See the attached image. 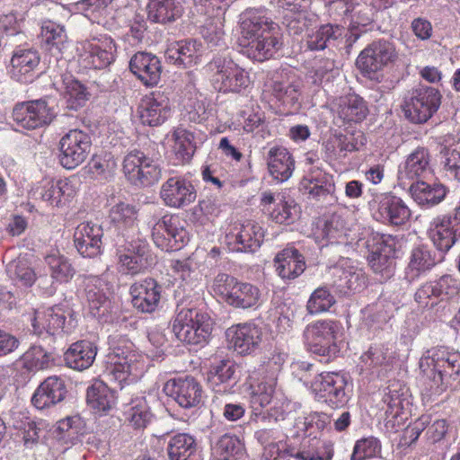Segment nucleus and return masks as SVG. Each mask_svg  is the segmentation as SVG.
I'll return each mask as SVG.
<instances>
[{
	"label": "nucleus",
	"instance_id": "nucleus-46",
	"mask_svg": "<svg viewBox=\"0 0 460 460\" xmlns=\"http://www.w3.org/2000/svg\"><path fill=\"white\" fill-rule=\"evenodd\" d=\"M260 296L261 293L257 287L250 283L238 282L227 304L234 307L250 308L258 304Z\"/></svg>",
	"mask_w": 460,
	"mask_h": 460
},
{
	"label": "nucleus",
	"instance_id": "nucleus-60",
	"mask_svg": "<svg viewBox=\"0 0 460 460\" xmlns=\"http://www.w3.org/2000/svg\"><path fill=\"white\" fill-rule=\"evenodd\" d=\"M238 282L235 278L228 274L219 273L214 279L213 290L228 303V298H231L232 292L235 289Z\"/></svg>",
	"mask_w": 460,
	"mask_h": 460
},
{
	"label": "nucleus",
	"instance_id": "nucleus-57",
	"mask_svg": "<svg viewBox=\"0 0 460 460\" xmlns=\"http://www.w3.org/2000/svg\"><path fill=\"white\" fill-rule=\"evenodd\" d=\"M197 7L208 16L215 17L222 24L226 11L229 8L230 0H194Z\"/></svg>",
	"mask_w": 460,
	"mask_h": 460
},
{
	"label": "nucleus",
	"instance_id": "nucleus-64",
	"mask_svg": "<svg viewBox=\"0 0 460 460\" xmlns=\"http://www.w3.org/2000/svg\"><path fill=\"white\" fill-rule=\"evenodd\" d=\"M280 455L281 457H291L294 460H331L332 454L328 452L325 456H321L318 454H314L305 450H296L292 447H286L280 444Z\"/></svg>",
	"mask_w": 460,
	"mask_h": 460
},
{
	"label": "nucleus",
	"instance_id": "nucleus-27",
	"mask_svg": "<svg viewBox=\"0 0 460 460\" xmlns=\"http://www.w3.org/2000/svg\"><path fill=\"white\" fill-rule=\"evenodd\" d=\"M129 68L147 86L156 85L160 80L162 66L158 58L151 53H136L130 59Z\"/></svg>",
	"mask_w": 460,
	"mask_h": 460
},
{
	"label": "nucleus",
	"instance_id": "nucleus-29",
	"mask_svg": "<svg viewBox=\"0 0 460 460\" xmlns=\"http://www.w3.org/2000/svg\"><path fill=\"white\" fill-rule=\"evenodd\" d=\"M38 51L27 49L16 50L11 59V75L20 83H30L35 78V70L40 65Z\"/></svg>",
	"mask_w": 460,
	"mask_h": 460
},
{
	"label": "nucleus",
	"instance_id": "nucleus-19",
	"mask_svg": "<svg viewBox=\"0 0 460 460\" xmlns=\"http://www.w3.org/2000/svg\"><path fill=\"white\" fill-rule=\"evenodd\" d=\"M170 101L163 93L146 95L138 105V114L143 124L155 127L164 123L170 115Z\"/></svg>",
	"mask_w": 460,
	"mask_h": 460
},
{
	"label": "nucleus",
	"instance_id": "nucleus-49",
	"mask_svg": "<svg viewBox=\"0 0 460 460\" xmlns=\"http://www.w3.org/2000/svg\"><path fill=\"white\" fill-rule=\"evenodd\" d=\"M50 270L51 277L58 282H68L75 274L69 261L59 253H52L45 258Z\"/></svg>",
	"mask_w": 460,
	"mask_h": 460
},
{
	"label": "nucleus",
	"instance_id": "nucleus-42",
	"mask_svg": "<svg viewBox=\"0 0 460 460\" xmlns=\"http://www.w3.org/2000/svg\"><path fill=\"white\" fill-rule=\"evenodd\" d=\"M197 450L195 438L187 433L172 437L167 445L169 460H188Z\"/></svg>",
	"mask_w": 460,
	"mask_h": 460
},
{
	"label": "nucleus",
	"instance_id": "nucleus-17",
	"mask_svg": "<svg viewBox=\"0 0 460 460\" xmlns=\"http://www.w3.org/2000/svg\"><path fill=\"white\" fill-rule=\"evenodd\" d=\"M312 390L319 399L338 405L345 399V377L337 372L318 375L312 382Z\"/></svg>",
	"mask_w": 460,
	"mask_h": 460
},
{
	"label": "nucleus",
	"instance_id": "nucleus-40",
	"mask_svg": "<svg viewBox=\"0 0 460 460\" xmlns=\"http://www.w3.org/2000/svg\"><path fill=\"white\" fill-rule=\"evenodd\" d=\"M181 14V5L177 0H150L148 17L155 22L166 23Z\"/></svg>",
	"mask_w": 460,
	"mask_h": 460
},
{
	"label": "nucleus",
	"instance_id": "nucleus-52",
	"mask_svg": "<svg viewBox=\"0 0 460 460\" xmlns=\"http://www.w3.org/2000/svg\"><path fill=\"white\" fill-rule=\"evenodd\" d=\"M335 303V297L331 291L326 287H320L311 294L306 310L310 314H317L329 311Z\"/></svg>",
	"mask_w": 460,
	"mask_h": 460
},
{
	"label": "nucleus",
	"instance_id": "nucleus-56",
	"mask_svg": "<svg viewBox=\"0 0 460 460\" xmlns=\"http://www.w3.org/2000/svg\"><path fill=\"white\" fill-rule=\"evenodd\" d=\"M362 361L370 367L389 366L392 364L393 357L389 349L385 345L371 347L361 356Z\"/></svg>",
	"mask_w": 460,
	"mask_h": 460
},
{
	"label": "nucleus",
	"instance_id": "nucleus-21",
	"mask_svg": "<svg viewBox=\"0 0 460 460\" xmlns=\"http://www.w3.org/2000/svg\"><path fill=\"white\" fill-rule=\"evenodd\" d=\"M261 330L252 323L232 326L226 331L230 346L241 355L252 353L261 341Z\"/></svg>",
	"mask_w": 460,
	"mask_h": 460
},
{
	"label": "nucleus",
	"instance_id": "nucleus-25",
	"mask_svg": "<svg viewBox=\"0 0 460 460\" xmlns=\"http://www.w3.org/2000/svg\"><path fill=\"white\" fill-rule=\"evenodd\" d=\"M162 287L154 279L135 283L130 288L132 304L143 313L154 312L160 302Z\"/></svg>",
	"mask_w": 460,
	"mask_h": 460
},
{
	"label": "nucleus",
	"instance_id": "nucleus-15",
	"mask_svg": "<svg viewBox=\"0 0 460 460\" xmlns=\"http://www.w3.org/2000/svg\"><path fill=\"white\" fill-rule=\"evenodd\" d=\"M160 198L170 208H182L196 200L197 191L190 181L181 176H173L162 184Z\"/></svg>",
	"mask_w": 460,
	"mask_h": 460
},
{
	"label": "nucleus",
	"instance_id": "nucleus-48",
	"mask_svg": "<svg viewBox=\"0 0 460 460\" xmlns=\"http://www.w3.org/2000/svg\"><path fill=\"white\" fill-rule=\"evenodd\" d=\"M323 178V180H320L314 177L312 172L303 179L301 185L309 197L321 200L332 195L335 190L334 184L325 177Z\"/></svg>",
	"mask_w": 460,
	"mask_h": 460
},
{
	"label": "nucleus",
	"instance_id": "nucleus-7",
	"mask_svg": "<svg viewBox=\"0 0 460 460\" xmlns=\"http://www.w3.org/2000/svg\"><path fill=\"white\" fill-rule=\"evenodd\" d=\"M123 172L128 180L137 186H152L162 178L159 164L137 149L124 157Z\"/></svg>",
	"mask_w": 460,
	"mask_h": 460
},
{
	"label": "nucleus",
	"instance_id": "nucleus-4",
	"mask_svg": "<svg viewBox=\"0 0 460 460\" xmlns=\"http://www.w3.org/2000/svg\"><path fill=\"white\" fill-rule=\"evenodd\" d=\"M430 365L434 372L429 388H426L422 394L427 401L433 402L445 390L444 379L446 377L456 380L460 376V356L456 353H449L444 348L429 350Z\"/></svg>",
	"mask_w": 460,
	"mask_h": 460
},
{
	"label": "nucleus",
	"instance_id": "nucleus-35",
	"mask_svg": "<svg viewBox=\"0 0 460 460\" xmlns=\"http://www.w3.org/2000/svg\"><path fill=\"white\" fill-rule=\"evenodd\" d=\"M410 192L415 202L428 208L438 204L446 196V189L442 184H429L424 181L411 183Z\"/></svg>",
	"mask_w": 460,
	"mask_h": 460
},
{
	"label": "nucleus",
	"instance_id": "nucleus-63",
	"mask_svg": "<svg viewBox=\"0 0 460 460\" xmlns=\"http://www.w3.org/2000/svg\"><path fill=\"white\" fill-rule=\"evenodd\" d=\"M378 448V441L373 438L358 440L354 447L351 460H364L371 457Z\"/></svg>",
	"mask_w": 460,
	"mask_h": 460
},
{
	"label": "nucleus",
	"instance_id": "nucleus-37",
	"mask_svg": "<svg viewBox=\"0 0 460 460\" xmlns=\"http://www.w3.org/2000/svg\"><path fill=\"white\" fill-rule=\"evenodd\" d=\"M66 316L59 306L49 307L43 312L36 311L32 320L34 332L41 333L42 330L49 334H55L64 328Z\"/></svg>",
	"mask_w": 460,
	"mask_h": 460
},
{
	"label": "nucleus",
	"instance_id": "nucleus-38",
	"mask_svg": "<svg viewBox=\"0 0 460 460\" xmlns=\"http://www.w3.org/2000/svg\"><path fill=\"white\" fill-rule=\"evenodd\" d=\"M251 402L255 411L268 406L273 398L277 384V376L269 375L261 379L254 380L251 377Z\"/></svg>",
	"mask_w": 460,
	"mask_h": 460
},
{
	"label": "nucleus",
	"instance_id": "nucleus-32",
	"mask_svg": "<svg viewBox=\"0 0 460 460\" xmlns=\"http://www.w3.org/2000/svg\"><path fill=\"white\" fill-rule=\"evenodd\" d=\"M270 174L279 181L289 179L295 168L291 154L283 146H273L266 156Z\"/></svg>",
	"mask_w": 460,
	"mask_h": 460
},
{
	"label": "nucleus",
	"instance_id": "nucleus-3",
	"mask_svg": "<svg viewBox=\"0 0 460 460\" xmlns=\"http://www.w3.org/2000/svg\"><path fill=\"white\" fill-rule=\"evenodd\" d=\"M340 329V323L332 320H319L305 328L304 336L308 349L320 357L321 361L327 363L339 353L337 335Z\"/></svg>",
	"mask_w": 460,
	"mask_h": 460
},
{
	"label": "nucleus",
	"instance_id": "nucleus-26",
	"mask_svg": "<svg viewBox=\"0 0 460 460\" xmlns=\"http://www.w3.org/2000/svg\"><path fill=\"white\" fill-rule=\"evenodd\" d=\"M430 155L427 148L417 147L399 166L398 180L402 184L407 181H413L420 177H426L430 173Z\"/></svg>",
	"mask_w": 460,
	"mask_h": 460
},
{
	"label": "nucleus",
	"instance_id": "nucleus-41",
	"mask_svg": "<svg viewBox=\"0 0 460 460\" xmlns=\"http://www.w3.org/2000/svg\"><path fill=\"white\" fill-rule=\"evenodd\" d=\"M87 403L100 412L110 411L115 404V395L102 382H95L87 389Z\"/></svg>",
	"mask_w": 460,
	"mask_h": 460
},
{
	"label": "nucleus",
	"instance_id": "nucleus-62",
	"mask_svg": "<svg viewBox=\"0 0 460 460\" xmlns=\"http://www.w3.org/2000/svg\"><path fill=\"white\" fill-rule=\"evenodd\" d=\"M216 449L223 460H230L240 451V441L236 438L226 434L217 441Z\"/></svg>",
	"mask_w": 460,
	"mask_h": 460
},
{
	"label": "nucleus",
	"instance_id": "nucleus-44",
	"mask_svg": "<svg viewBox=\"0 0 460 460\" xmlns=\"http://www.w3.org/2000/svg\"><path fill=\"white\" fill-rule=\"evenodd\" d=\"M344 29L340 25L330 23L322 25L316 31L309 36L308 48L312 50H322L330 43L341 38Z\"/></svg>",
	"mask_w": 460,
	"mask_h": 460
},
{
	"label": "nucleus",
	"instance_id": "nucleus-59",
	"mask_svg": "<svg viewBox=\"0 0 460 460\" xmlns=\"http://www.w3.org/2000/svg\"><path fill=\"white\" fill-rule=\"evenodd\" d=\"M430 424L429 416H421L413 424L412 427L405 429L398 446L401 447H411L420 438L421 432Z\"/></svg>",
	"mask_w": 460,
	"mask_h": 460
},
{
	"label": "nucleus",
	"instance_id": "nucleus-34",
	"mask_svg": "<svg viewBox=\"0 0 460 460\" xmlns=\"http://www.w3.org/2000/svg\"><path fill=\"white\" fill-rule=\"evenodd\" d=\"M97 348L88 341L73 343L65 352L64 358L67 367L75 370L88 368L93 363Z\"/></svg>",
	"mask_w": 460,
	"mask_h": 460
},
{
	"label": "nucleus",
	"instance_id": "nucleus-13",
	"mask_svg": "<svg viewBox=\"0 0 460 460\" xmlns=\"http://www.w3.org/2000/svg\"><path fill=\"white\" fill-rule=\"evenodd\" d=\"M372 243L368 241V246L371 247L368 255V262L372 270L382 275L385 279H389L394 270V241L390 235H376L373 237Z\"/></svg>",
	"mask_w": 460,
	"mask_h": 460
},
{
	"label": "nucleus",
	"instance_id": "nucleus-33",
	"mask_svg": "<svg viewBox=\"0 0 460 460\" xmlns=\"http://www.w3.org/2000/svg\"><path fill=\"white\" fill-rule=\"evenodd\" d=\"M276 270L282 279H294L305 269L304 256L294 247H288L279 252L274 259Z\"/></svg>",
	"mask_w": 460,
	"mask_h": 460
},
{
	"label": "nucleus",
	"instance_id": "nucleus-31",
	"mask_svg": "<svg viewBox=\"0 0 460 460\" xmlns=\"http://www.w3.org/2000/svg\"><path fill=\"white\" fill-rule=\"evenodd\" d=\"M332 110L338 114L343 121L358 122L363 120L368 109L365 101L358 94L341 96L332 103Z\"/></svg>",
	"mask_w": 460,
	"mask_h": 460
},
{
	"label": "nucleus",
	"instance_id": "nucleus-55",
	"mask_svg": "<svg viewBox=\"0 0 460 460\" xmlns=\"http://www.w3.org/2000/svg\"><path fill=\"white\" fill-rule=\"evenodd\" d=\"M272 92L283 103L294 105L298 102L301 94V83L275 81L272 84Z\"/></svg>",
	"mask_w": 460,
	"mask_h": 460
},
{
	"label": "nucleus",
	"instance_id": "nucleus-28",
	"mask_svg": "<svg viewBox=\"0 0 460 460\" xmlns=\"http://www.w3.org/2000/svg\"><path fill=\"white\" fill-rule=\"evenodd\" d=\"M66 394L64 380L56 376H49L35 390L31 402L37 409L42 410L63 401Z\"/></svg>",
	"mask_w": 460,
	"mask_h": 460
},
{
	"label": "nucleus",
	"instance_id": "nucleus-22",
	"mask_svg": "<svg viewBox=\"0 0 460 460\" xmlns=\"http://www.w3.org/2000/svg\"><path fill=\"white\" fill-rule=\"evenodd\" d=\"M116 46L111 39L88 43L80 55V63L85 68L103 69L115 58Z\"/></svg>",
	"mask_w": 460,
	"mask_h": 460
},
{
	"label": "nucleus",
	"instance_id": "nucleus-12",
	"mask_svg": "<svg viewBox=\"0 0 460 460\" xmlns=\"http://www.w3.org/2000/svg\"><path fill=\"white\" fill-rule=\"evenodd\" d=\"M209 69L215 71L213 84L219 92L236 93L248 85L245 72L231 60L216 58L209 64Z\"/></svg>",
	"mask_w": 460,
	"mask_h": 460
},
{
	"label": "nucleus",
	"instance_id": "nucleus-2",
	"mask_svg": "<svg viewBox=\"0 0 460 460\" xmlns=\"http://www.w3.org/2000/svg\"><path fill=\"white\" fill-rule=\"evenodd\" d=\"M172 328L179 341L189 344H204L211 335L213 321L207 313L182 307L177 309Z\"/></svg>",
	"mask_w": 460,
	"mask_h": 460
},
{
	"label": "nucleus",
	"instance_id": "nucleus-9",
	"mask_svg": "<svg viewBox=\"0 0 460 460\" xmlns=\"http://www.w3.org/2000/svg\"><path fill=\"white\" fill-rule=\"evenodd\" d=\"M131 347L132 344L126 348L117 347L110 356L108 375L121 386L126 382L135 381L141 374V356L132 350Z\"/></svg>",
	"mask_w": 460,
	"mask_h": 460
},
{
	"label": "nucleus",
	"instance_id": "nucleus-1",
	"mask_svg": "<svg viewBox=\"0 0 460 460\" xmlns=\"http://www.w3.org/2000/svg\"><path fill=\"white\" fill-rule=\"evenodd\" d=\"M243 16L239 40L247 56L259 62L274 58L283 46L279 26L255 9H247Z\"/></svg>",
	"mask_w": 460,
	"mask_h": 460
},
{
	"label": "nucleus",
	"instance_id": "nucleus-50",
	"mask_svg": "<svg viewBox=\"0 0 460 460\" xmlns=\"http://www.w3.org/2000/svg\"><path fill=\"white\" fill-rule=\"evenodd\" d=\"M174 153L181 162H189L195 153L196 146L192 133L183 128H177L174 131Z\"/></svg>",
	"mask_w": 460,
	"mask_h": 460
},
{
	"label": "nucleus",
	"instance_id": "nucleus-10",
	"mask_svg": "<svg viewBox=\"0 0 460 460\" xmlns=\"http://www.w3.org/2000/svg\"><path fill=\"white\" fill-rule=\"evenodd\" d=\"M59 160L63 167L75 169L87 158L92 146L90 135L80 129H71L60 140Z\"/></svg>",
	"mask_w": 460,
	"mask_h": 460
},
{
	"label": "nucleus",
	"instance_id": "nucleus-47",
	"mask_svg": "<svg viewBox=\"0 0 460 460\" xmlns=\"http://www.w3.org/2000/svg\"><path fill=\"white\" fill-rule=\"evenodd\" d=\"M128 424L135 429H144L152 420V413L144 398L132 401L131 406L125 412Z\"/></svg>",
	"mask_w": 460,
	"mask_h": 460
},
{
	"label": "nucleus",
	"instance_id": "nucleus-53",
	"mask_svg": "<svg viewBox=\"0 0 460 460\" xmlns=\"http://www.w3.org/2000/svg\"><path fill=\"white\" fill-rule=\"evenodd\" d=\"M6 272L13 279L18 280L24 287H31L36 280V274L28 261L18 258L7 264Z\"/></svg>",
	"mask_w": 460,
	"mask_h": 460
},
{
	"label": "nucleus",
	"instance_id": "nucleus-14",
	"mask_svg": "<svg viewBox=\"0 0 460 460\" xmlns=\"http://www.w3.org/2000/svg\"><path fill=\"white\" fill-rule=\"evenodd\" d=\"M54 112L43 100H36L17 104L13 111V119L18 126L26 129L49 124Z\"/></svg>",
	"mask_w": 460,
	"mask_h": 460
},
{
	"label": "nucleus",
	"instance_id": "nucleus-58",
	"mask_svg": "<svg viewBox=\"0 0 460 460\" xmlns=\"http://www.w3.org/2000/svg\"><path fill=\"white\" fill-rule=\"evenodd\" d=\"M341 288H346L352 292L360 291L366 287L367 278L361 270H344L340 275Z\"/></svg>",
	"mask_w": 460,
	"mask_h": 460
},
{
	"label": "nucleus",
	"instance_id": "nucleus-39",
	"mask_svg": "<svg viewBox=\"0 0 460 460\" xmlns=\"http://www.w3.org/2000/svg\"><path fill=\"white\" fill-rule=\"evenodd\" d=\"M110 217L115 226L122 231V238H128L129 231H136L137 211L134 206L124 202L118 203L111 208Z\"/></svg>",
	"mask_w": 460,
	"mask_h": 460
},
{
	"label": "nucleus",
	"instance_id": "nucleus-20",
	"mask_svg": "<svg viewBox=\"0 0 460 460\" xmlns=\"http://www.w3.org/2000/svg\"><path fill=\"white\" fill-rule=\"evenodd\" d=\"M376 203L374 217L383 223L402 226L411 217V210L407 205L396 196L382 195Z\"/></svg>",
	"mask_w": 460,
	"mask_h": 460
},
{
	"label": "nucleus",
	"instance_id": "nucleus-30",
	"mask_svg": "<svg viewBox=\"0 0 460 460\" xmlns=\"http://www.w3.org/2000/svg\"><path fill=\"white\" fill-rule=\"evenodd\" d=\"M84 291L90 313L93 316L103 314L109 305L108 282L96 276L87 277L84 281Z\"/></svg>",
	"mask_w": 460,
	"mask_h": 460
},
{
	"label": "nucleus",
	"instance_id": "nucleus-8",
	"mask_svg": "<svg viewBox=\"0 0 460 460\" xmlns=\"http://www.w3.org/2000/svg\"><path fill=\"white\" fill-rule=\"evenodd\" d=\"M458 290L456 280L451 275H443L420 285L415 292L414 300L421 308H434L452 299Z\"/></svg>",
	"mask_w": 460,
	"mask_h": 460
},
{
	"label": "nucleus",
	"instance_id": "nucleus-18",
	"mask_svg": "<svg viewBox=\"0 0 460 460\" xmlns=\"http://www.w3.org/2000/svg\"><path fill=\"white\" fill-rule=\"evenodd\" d=\"M179 219L164 216L153 227L152 235L155 244L163 250L179 249L188 239V233L178 227Z\"/></svg>",
	"mask_w": 460,
	"mask_h": 460
},
{
	"label": "nucleus",
	"instance_id": "nucleus-61",
	"mask_svg": "<svg viewBox=\"0 0 460 460\" xmlns=\"http://www.w3.org/2000/svg\"><path fill=\"white\" fill-rule=\"evenodd\" d=\"M296 216V208L294 201L281 200L270 212V218L278 224H290Z\"/></svg>",
	"mask_w": 460,
	"mask_h": 460
},
{
	"label": "nucleus",
	"instance_id": "nucleus-5",
	"mask_svg": "<svg viewBox=\"0 0 460 460\" xmlns=\"http://www.w3.org/2000/svg\"><path fill=\"white\" fill-rule=\"evenodd\" d=\"M118 270L126 275H137L155 263V257L150 253L146 242H128L119 238L116 242Z\"/></svg>",
	"mask_w": 460,
	"mask_h": 460
},
{
	"label": "nucleus",
	"instance_id": "nucleus-11",
	"mask_svg": "<svg viewBox=\"0 0 460 460\" xmlns=\"http://www.w3.org/2000/svg\"><path fill=\"white\" fill-rule=\"evenodd\" d=\"M397 58L394 45L387 40H376L367 46L358 55L356 66L363 75L370 76Z\"/></svg>",
	"mask_w": 460,
	"mask_h": 460
},
{
	"label": "nucleus",
	"instance_id": "nucleus-16",
	"mask_svg": "<svg viewBox=\"0 0 460 460\" xmlns=\"http://www.w3.org/2000/svg\"><path fill=\"white\" fill-rule=\"evenodd\" d=\"M164 393L172 397L182 408L198 406L202 400V387L199 383L191 376L171 379L164 386Z\"/></svg>",
	"mask_w": 460,
	"mask_h": 460
},
{
	"label": "nucleus",
	"instance_id": "nucleus-23",
	"mask_svg": "<svg viewBox=\"0 0 460 460\" xmlns=\"http://www.w3.org/2000/svg\"><path fill=\"white\" fill-rule=\"evenodd\" d=\"M102 235L101 226L89 222L82 223L74 234L75 246L82 256L93 258L101 253Z\"/></svg>",
	"mask_w": 460,
	"mask_h": 460
},
{
	"label": "nucleus",
	"instance_id": "nucleus-36",
	"mask_svg": "<svg viewBox=\"0 0 460 460\" xmlns=\"http://www.w3.org/2000/svg\"><path fill=\"white\" fill-rule=\"evenodd\" d=\"M429 237L438 251L447 252L456 241L451 218L446 217L436 218L431 224Z\"/></svg>",
	"mask_w": 460,
	"mask_h": 460
},
{
	"label": "nucleus",
	"instance_id": "nucleus-45",
	"mask_svg": "<svg viewBox=\"0 0 460 460\" xmlns=\"http://www.w3.org/2000/svg\"><path fill=\"white\" fill-rule=\"evenodd\" d=\"M437 261L436 254L430 249L427 246H419L411 251L407 270L412 274V278H415L431 269Z\"/></svg>",
	"mask_w": 460,
	"mask_h": 460
},
{
	"label": "nucleus",
	"instance_id": "nucleus-54",
	"mask_svg": "<svg viewBox=\"0 0 460 460\" xmlns=\"http://www.w3.org/2000/svg\"><path fill=\"white\" fill-rule=\"evenodd\" d=\"M64 98L70 110L83 107L88 100L86 88L77 80L68 79L65 82Z\"/></svg>",
	"mask_w": 460,
	"mask_h": 460
},
{
	"label": "nucleus",
	"instance_id": "nucleus-24",
	"mask_svg": "<svg viewBox=\"0 0 460 460\" xmlns=\"http://www.w3.org/2000/svg\"><path fill=\"white\" fill-rule=\"evenodd\" d=\"M234 238L238 247L236 251L254 252L258 250L264 237V231L259 223L252 220H245L235 224L227 235Z\"/></svg>",
	"mask_w": 460,
	"mask_h": 460
},
{
	"label": "nucleus",
	"instance_id": "nucleus-51",
	"mask_svg": "<svg viewBox=\"0 0 460 460\" xmlns=\"http://www.w3.org/2000/svg\"><path fill=\"white\" fill-rule=\"evenodd\" d=\"M311 19L309 13L304 9H300L296 4L291 8L286 9L284 14V23L289 33L294 35L301 34L310 25Z\"/></svg>",
	"mask_w": 460,
	"mask_h": 460
},
{
	"label": "nucleus",
	"instance_id": "nucleus-43",
	"mask_svg": "<svg viewBox=\"0 0 460 460\" xmlns=\"http://www.w3.org/2000/svg\"><path fill=\"white\" fill-rule=\"evenodd\" d=\"M40 35L49 50L61 52L67 40L65 26L50 20L42 22Z\"/></svg>",
	"mask_w": 460,
	"mask_h": 460
},
{
	"label": "nucleus",
	"instance_id": "nucleus-6",
	"mask_svg": "<svg viewBox=\"0 0 460 460\" xmlns=\"http://www.w3.org/2000/svg\"><path fill=\"white\" fill-rule=\"evenodd\" d=\"M440 102L441 94L438 90L419 85L405 97L402 111L409 120L420 124L432 117L439 108Z\"/></svg>",
	"mask_w": 460,
	"mask_h": 460
}]
</instances>
